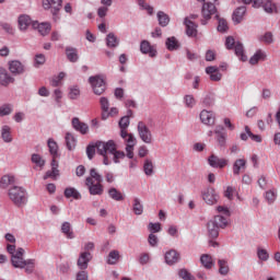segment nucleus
I'll return each mask as SVG.
<instances>
[{"label": "nucleus", "mask_w": 280, "mask_h": 280, "mask_svg": "<svg viewBox=\"0 0 280 280\" xmlns=\"http://www.w3.org/2000/svg\"><path fill=\"white\" fill-rule=\"evenodd\" d=\"M148 229H149L150 233L153 235H154V233H161V231H162L161 223L150 222L148 225Z\"/></svg>", "instance_id": "052dcab7"}, {"label": "nucleus", "mask_w": 280, "mask_h": 280, "mask_svg": "<svg viewBox=\"0 0 280 280\" xmlns=\"http://www.w3.org/2000/svg\"><path fill=\"white\" fill-rule=\"evenodd\" d=\"M1 137L4 143H12V128L8 125L2 126Z\"/></svg>", "instance_id": "bb28decb"}, {"label": "nucleus", "mask_w": 280, "mask_h": 280, "mask_svg": "<svg viewBox=\"0 0 280 280\" xmlns=\"http://www.w3.org/2000/svg\"><path fill=\"white\" fill-rule=\"evenodd\" d=\"M132 211L135 215H143V203L139 197L133 198Z\"/></svg>", "instance_id": "c756f323"}, {"label": "nucleus", "mask_w": 280, "mask_h": 280, "mask_svg": "<svg viewBox=\"0 0 280 280\" xmlns=\"http://www.w3.org/2000/svg\"><path fill=\"white\" fill-rule=\"evenodd\" d=\"M259 40L266 45H272V43H275V37L271 32H267L259 37Z\"/></svg>", "instance_id": "864d4df0"}, {"label": "nucleus", "mask_w": 280, "mask_h": 280, "mask_svg": "<svg viewBox=\"0 0 280 280\" xmlns=\"http://www.w3.org/2000/svg\"><path fill=\"white\" fill-rule=\"evenodd\" d=\"M65 139L68 150H73L75 148L77 142L75 137H73V133L67 132Z\"/></svg>", "instance_id": "37998d69"}, {"label": "nucleus", "mask_w": 280, "mask_h": 280, "mask_svg": "<svg viewBox=\"0 0 280 280\" xmlns=\"http://www.w3.org/2000/svg\"><path fill=\"white\" fill-rule=\"evenodd\" d=\"M143 170L147 176H152V174H154V164L151 162V160L144 161Z\"/></svg>", "instance_id": "603ef678"}, {"label": "nucleus", "mask_w": 280, "mask_h": 280, "mask_svg": "<svg viewBox=\"0 0 280 280\" xmlns=\"http://www.w3.org/2000/svg\"><path fill=\"white\" fill-rule=\"evenodd\" d=\"M235 45H237V42H235V38H233V36L226 37L225 39L226 49H234Z\"/></svg>", "instance_id": "774afa93"}, {"label": "nucleus", "mask_w": 280, "mask_h": 280, "mask_svg": "<svg viewBox=\"0 0 280 280\" xmlns=\"http://www.w3.org/2000/svg\"><path fill=\"white\" fill-rule=\"evenodd\" d=\"M223 196L224 198H228V200H233V196H235V187L228 186L223 192Z\"/></svg>", "instance_id": "680f3d73"}, {"label": "nucleus", "mask_w": 280, "mask_h": 280, "mask_svg": "<svg viewBox=\"0 0 280 280\" xmlns=\"http://www.w3.org/2000/svg\"><path fill=\"white\" fill-rule=\"evenodd\" d=\"M31 161L36 167H39L40 170L45 167L46 161L38 153H33L31 156Z\"/></svg>", "instance_id": "72a5a7b5"}, {"label": "nucleus", "mask_w": 280, "mask_h": 280, "mask_svg": "<svg viewBox=\"0 0 280 280\" xmlns=\"http://www.w3.org/2000/svg\"><path fill=\"white\" fill-rule=\"evenodd\" d=\"M207 229H208V235L212 240H215L220 235V228L213 221L210 220L208 222Z\"/></svg>", "instance_id": "aec40b11"}, {"label": "nucleus", "mask_w": 280, "mask_h": 280, "mask_svg": "<svg viewBox=\"0 0 280 280\" xmlns=\"http://www.w3.org/2000/svg\"><path fill=\"white\" fill-rule=\"evenodd\" d=\"M85 185L89 188L91 196H102L104 194V186L102 183H93V178L86 177Z\"/></svg>", "instance_id": "9d476101"}, {"label": "nucleus", "mask_w": 280, "mask_h": 280, "mask_svg": "<svg viewBox=\"0 0 280 280\" xmlns=\"http://www.w3.org/2000/svg\"><path fill=\"white\" fill-rule=\"evenodd\" d=\"M46 58H45V55L43 54H37L35 56V67H40L43 66L45 62H46Z\"/></svg>", "instance_id": "338daca9"}, {"label": "nucleus", "mask_w": 280, "mask_h": 280, "mask_svg": "<svg viewBox=\"0 0 280 280\" xmlns=\"http://www.w3.org/2000/svg\"><path fill=\"white\" fill-rule=\"evenodd\" d=\"M72 128H74L77 132H80L81 135L89 133V125H86V122L80 121V118L78 117L72 118Z\"/></svg>", "instance_id": "a211bd4d"}, {"label": "nucleus", "mask_w": 280, "mask_h": 280, "mask_svg": "<svg viewBox=\"0 0 280 280\" xmlns=\"http://www.w3.org/2000/svg\"><path fill=\"white\" fill-rule=\"evenodd\" d=\"M121 139H124L126 143L127 156L129 159H135V145H137V138H135L132 133H128V131H126V135L121 137Z\"/></svg>", "instance_id": "423d86ee"}, {"label": "nucleus", "mask_w": 280, "mask_h": 280, "mask_svg": "<svg viewBox=\"0 0 280 280\" xmlns=\"http://www.w3.org/2000/svg\"><path fill=\"white\" fill-rule=\"evenodd\" d=\"M47 145L49 149V153L51 154L52 159L58 158V142L54 140V138H49L47 141Z\"/></svg>", "instance_id": "7c9ffc66"}, {"label": "nucleus", "mask_w": 280, "mask_h": 280, "mask_svg": "<svg viewBox=\"0 0 280 280\" xmlns=\"http://www.w3.org/2000/svg\"><path fill=\"white\" fill-rule=\"evenodd\" d=\"M245 132H247V135L252 139V141H255L256 143H261V136L254 135L253 131H250L249 126H245Z\"/></svg>", "instance_id": "13d9d810"}, {"label": "nucleus", "mask_w": 280, "mask_h": 280, "mask_svg": "<svg viewBox=\"0 0 280 280\" xmlns=\"http://www.w3.org/2000/svg\"><path fill=\"white\" fill-rule=\"evenodd\" d=\"M202 200L206 201V203L213 206L218 205V200H220V195L215 191V188L208 187L201 192Z\"/></svg>", "instance_id": "0eeeda50"}, {"label": "nucleus", "mask_w": 280, "mask_h": 280, "mask_svg": "<svg viewBox=\"0 0 280 280\" xmlns=\"http://www.w3.org/2000/svg\"><path fill=\"white\" fill-rule=\"evenodd\" d=\"M200 119L206 126H213V124H215V114L213 112L203 109L200 113Z\"/></svg>", "instance_id": "dca6fc26"}, {"label": "nucleus", "mask_w": 280, "mask_h": 280, "mask_svg": "<svg viewBox=\"0 0 280 280\" xmlns=\"http://www.w3.org/2000/svg\"><path fill=\"white\" fill-rule=\"evenodd\" d=\"M12 110H14V106H12V104H4L0 106V117L12 115Z\"/></svg>", "instance_id": "49530a36"}, {"label": "nucleus", "mask_w": 280, "mask_h": 280, "mask_svg": "<svg viewBox=\"0 0 280 280\" xmlns=\"http://www.w3.org/2000/svg\"><path fill=\"white\" fill-rule=\"evenodd\" d=\"M9 71L13 75H21V74L25 73V65H23L19 60L9 61Z\"/></svg>", "instance_id": "f8f14e48"}, {"label": "nucleus", "mask_w": 280, "mask_h": 280, "mask_svg": "<svg viewBox=\"0 0 280 280\" xmlns=\"http://www.w3.org/2000/svg\"><path fill=\"white\" fill-rule=\"evenodd\" d=\"M259 60H266V52L257 50L249 59V65H257Z\"/></svg>", "instance_id": "ea45409f"}, {"label": "nucleus", "mask_w": 280, "mask_h": 280, "mask_svg": "<svg viewBox=\"0 0 280 280\" xmlns=\"http://www.w3.org/2000/svg\"><path fill=\"white\" fill-rule=\"evenodd\" d=\"M66 55L70 62H78L79 56H78V49L68 47L66 48Z\"/></svg>", "instance_id": "4c0bfd02"}, {"label": "nucleus", "mask_w": 280, "mask_h": 280, "mask_svg": "<svg viewBox=\"0 0 280 280\" xmlns=\"http://www.w3.org/2000/svg\"><path fill=\"white\" fill-rule=\"evenodd\" d=\"M178 277L183 280H196L194 276L187 270V269H179L178 270Z\"/></svg>", "instance_id": "4d7b16f0"}, {"label": "nucleus", "mask_w": 280, "mask_h": 280, "mask_svg": "<svg viewBox=\"0 0 280 280\" xmlns=\"http://www.w3.org/2000/svg\"><path fill=\"white\" fill-rule=\"evenodd\" d=\"M7 252L11 255V264L13 268H20L21 270H25L26 275H32L36 268V259H24L25 249L19 247L16 249V245L8 244Z\"/></svg>", "instance_id": "f257e3e1"}, {"label": "nucleus", "mask_w": 280, "mask_h": 280, "mask_svg": "<svg viewBox=\"0 0 280 280\" xmlns=\"http://www.w3.org/2000/svg\"><path fill=\"white\" fill-rule=\"evenodd\" d=\"M208 164L210 165V167L222 170V168L226 167V165H229V160H226L224 158H219L215 154H211L208 158Z\"/></svg>", "instance_id": "9b49d317"}, {"label": "nucleus", "mask_w": 280, "mask_h": 280, "mask_svg": "<svg viewBox=\"0 0 280 280\" xmlns=\"http://www.w3.org/2000/svg\"><path fill=\"white\" fill-rule=\"evenodd\" d=\"M12 82H14V78L8 73V70L0 69V84L2 86H8V84H12Z\"/></svg>", "instance_id": "4be33fe9"}, {"label": "nucleus", "mask_w": 280, "mask_h": 280, "mask_svg": "<svg viewBox=\"0 0 280 280\" xmlns=\"http://www.w3.org/2000/svg\"><path fill=\"white\" fill-rule=\"evenodd\" d=\"M140 51L141 54L149 55L150 58H156V49L152 47L150 42L148 40H142L140 44Z\"/></svg>", "instance_id": "6ab92c4d"}, {"label": "nucleus", "mask_w": 280, "mask_h": 280, "mask_svg": "<svg viewBox=\"0 0 280 280\" xmlns=\"http://www.w3.org/2000/svg\"><path fill=\"white\" fill-rule=\"evenodd\" d=\"M166 49H168V51H174L178 48V40H176V37H168L166 39Z\"/></svg>", "instance_id": "c03bdc74"}, {"label": "nucleus", "mask_w": 280, "mask_h": 280, "mask_svg": "<svg viewBox=\"0 0 280 280\" xmlns=\"http://www.w3.org/2000/svg\"><path fill=\"white\" fill-rule=\"evenodd\" d=\"M158 21H159V25H161V27H167V25H170V15H167L163 11H159L158 12Z\"/></svg>", "instance_id": "58836bf2"}, {"label": "nucleus", "mask_w": 280, "mask_h": 280, "mask_svg": "<svg viewBox=\"0 0 280 280\" xmlns=\"http://www.w3.org/2000/svg\"><path fill=\"white\" fill-rule=\"evenodd\" d=\"M210 221L213 222L219 229H226V226H229V220H226V218L222 214L215 215Z\"/></svg>", "instance_id": "c85d7f7f"}, {"label": "nucleus", "mask_w": 280, "mask_h": 280, "mask_svg": "<svg viewBox=\"0 0 280 280\" xmlns=\"http://www.w3.org/2000/svg\"><path fill=\"white\" fill-rule=\"evenodd\" d=\"M89 83L92 86L94 95H104L106 92V81H104V78L100 75L90 77Z\"/></svg>", "instance_id": "20e7f679"}, {"label": "nucleus", "mask_w": 280, "mask_h": 280, "mask_svg": "<svg viewBox=\"0 0 280 280\" xmlns=\"http://www.w3.org/2000/svg\"><path fill=\"white\" fill-rule=\"evenodd\" d=\"M61 233H65L68 240H73L75 236L73 235V231H71V223L63 222L61 225Z\"/></svg>", "instance_id": "a19ab883"}, {"label": "nucleus", "mask_w": 280, "mask_h": 280, "mask_svg": "<svg viewBox=\"0 0 280 280\" xmlns=\"http://www.w3.org/2000/svg\"><path fill=\"white\" fill-rule=\"evenodd\" d=\"M117 261H119V250H112L108 254L107 264H109V266H115Z\"/></svg>", "instance_id": "a18cd8bd"}, {"label": "nucleus", "mask_w": 280, "mask_h": 280, "mask_svg": "<svg viewBox=\"0 0 280 280\" xmlns=\"http://www.w3.org/2000/svg\"><path fill=\"white\" fill-rule=\"evenodd\" d=\"M139 264H140V266H145L147 264H150V254L142 253L139 256Z\"/></svg>", "instance_id": "0e129e2a"}, {"label": "nucleus", "mask_w": 280, "mask_h": 280, "mask_svg": "<svg viewBox=\"0 0 280 280\" xmlns=\"http://www.w3.org/2000/svg\"><path fill=\"white\" fill-rule=\"evenodd\" d=\"M148 242L150 246L155 248V246H159V236L156 234H149Z\"/></svg>", "instance_id": "69168bd1"}, {"label": "nucleus", "mask_w": 280, "mask_h": 280, "mask_svg": "<svg viewBox=\"0 0 280 280\" xmlns=\"http://www.w3.org/2000/svg\"><path fill=\"white\" fill-rule=\"evenodd\" d=\"M203 105L211 107L215 105V95L213 94H208L202 101Z\"/></svg>", "instance_id": "bf43d9fd"}, {"label": "nucleus", "mask_w": 280, "mask_h": 280, "mask_svg": "<svg viewBox=\"0 0 280 280\" xmlns=\"http://www.w3.org/2000/svg\"><path fill=\"white\" fill-rule=\"evenodd\" d=\"M215 18L218 19L219 21V24H218V32H228L229 31V23L226 22V20L224 19H220V16L215 15Z\"/></svg>", "instance_id": "5fc2aeb1"}, {"label": "nucleus", "mask_w": 280, "mask_h": 280, "mask_svg": "<svg viewBox=\"0 0 280 280\" xmlns=\"http://www.w3.org/2000/svg\"><path fill=\"white\" fill-rule=\"evenodd\" d=\"M69 100H78L80 97V88L78 85H72L68 93Z\"/></svg>", "instance_id": "8fccbe9b"}, {"label": "nucleus", "mask_w": 280, "mask_h": 280, "mask_svg": "<svg viewBox=\"0 0 280 280\" xmlns=\"http://www.w3.org/2000/svg\"><path fill=\"white\" fill-rule=\"evenodd\" d=\"M253 8H264L267 14L277 12V3H275L272 0H254Z\"/></svg>", "instance_id": "6e6552de"}, {"label": "nucleus", "mask_w": 280, "mask_h": 280, "mask_svg": "<svg viewBox=\"0 0 280 280\" xmlns=\"http://www.w3.org/2000/svg\"><path fill=\"white\" fill-rule=\"evenodd\" d=\"M34 30H37L40 36H47L51 32V24L49 22H34L33 23Z\"/></svg>", "instance_id": "f3484780"}, {"label": "nucleus", "mask_w": 280, "mask_h": 280, "mask_svg": "<svg viewBox=\"0 0 280 280\" xmlns=\"http://www.w3.org/2000/svg\"><path fill=\"white\" fill-rule=\"evenodd\" d=\"M96 150L98 154H113L114 163H119L121 159H126V153L124 151H117V143L115 140H108L107 142L97 141L96 142Z\"/></svg>", "instance_id": "f03ea898"}, {"label": "nucleus", "mask_w": 280, "mask_h": 280, "mask_svg": "<svg viewBox=\"0 0 280 280\" xmlns=\"http://www.w3.org/2000/svg\"><path fill=\"white\" fill-rule=\"evenodd\" d=\"M106 45L110 49H115V47H119V38H117L114 33H109L106 37Z\"/></svg>", "instance_id": "f704fd0d"}, {"label": "nucleus", "mask_w": 280, "mask_h": 280, "mask_svg": "<svg viewBox=\"0 0 280 280\" xmlns=\"http://www.w3.org/2000/svg\"><path fill=\"white\" fill-rule=\"evenodd\" d=\"M217 9L215 4L211 2H203L202 9H201V14L203 19L201 20V25H207V21L211 20V16L215 14Z\"/></svg>", "instance_id": "1a4fd4ad"}, {"label": "nucleus", "mask_w": 280, "mask_h": 280, "mask_svg": "<svg viewBox=\"0 0 280 280\" xmlns=\"http://www.w3.org/2000/svg\"><path fill=\"white\" fill-rule=\"evenodd\" d=\"M257 257L260 261H268V259H270V254L267 249H264L262 247H257Z\"/></svg>", "instance_id": "de8ad7c7"}, {"label": "nucleus", "mask_w": 280, "mask_h": 280, "mask_svg": "<svg viewBox=\"0 0 280 280\" xmlns=\"http://www.w3.org/2000/svg\"><path fill=\"white\" fill-rule=\"evenodd\" d=\"M138 135L143 143H154V136L152 130L143 121H139L137 126Z\"/></svg>", "instance_id": "39448f33"}, {"label": "nucleus", "mask_w": 280, "mask_h": 280, "mask_svg": "<svg viewBox=\"0 0 280 280\" xmlns=\"http://www.w3.org/2000/svg\"><path fill=\"white\" fill-rule=\"evenodd\" d=\"M101 104V110H104L105 113H108L110 110V101L106 96H102L100 98Z\"/></svg>", "instance_id": "6e6d98bb"}, {"label": "nucleus", "mask_w": 280, "mask_h": 280, "mask_svg": "<svg viewBox=\"0 0 280 280\" xmlns=\"http://www.w3.org/2000/svg\"><path fill=\"white\" fill-rule=\"evenodd\" d=\"M186 25V34L187 36H197L198 34V25H196L191 20H185Z\"/></svg>", "instance_id": "b1692460"}, {"label": "nucleus", "mask_w": 280, "mask_h": 280, "mask_svg": "<svg viewBox=\"0 0 280 280\" xmlns=\"http://www.w3.org/2000/svg\"><path fill=\"white\" fill-rule=\"evenodd\" d=\"M50 5L51 13L56 16L60 12V8H62V0H50Z\"/></svg>", "instance_id": "09e8293b"}, {"label": "nucleus", "mask_w": 280, "mask_h": 280, "mask_svg": "<svg viewBox=\"0 0 280 280\" xmlns=\"http://www.w3.org/2000/svg\"><path fill=\"white\" fill-rule=\"evenodd\" d=\"M93 259V256L89 252H82L77 261V266L80 270H86L89 268V261Z\"/></svg>", "instance_id": "ddd939ff"}, {"label": "nucleus", "mask_w": 280, "mask_h": 280, "mask_svg": "<svg viewBox=\"0 0 280 280\" xmlns=\"http://www.w3.org/2000/svg\"><path fill=\"white\" fill-rule=\"evenodd\" d=\"M8 196L15 207H25L27 205V190L21 186L11 187Z\"/></svg>", "instance_id": "7ed1b4c3"}, {"label": "nucleus", "mask_w": 280, "mask_h": 280, "mask_svg": "<svg viewBox=\"0 0 280 280\" xmlns=\"http://www.w3.org/2000/svg\"><path fill=\"white\" fill-rule=\"evenodd\" d=\"M90 178H94L96 183H102L104 180V178L100 175V173H97V170L95 168L90 170Z\"/></svg>", "instance_id": "e2e57ef3"}, {"label": "nucleus", "mask_w": 280, "mask_h": 280, "mask_svg": "<svg viewBox=\"0 0 280 280\" xmlns=\"http://www.w3.org/2000/svg\"><path fill=\"white\" fill-rule=\"evenodd\" d=\"M242 170H246V160L245 159H238L233 164V174L235 176H240V174H242Z\"/></svg>", "instance_id": "a878e982"}, {"label": "nucleus", "mask_w": 280, "mask_h": 280, "mask_svg": "<svg viewBox=\"0 0 280 280\" xmlns=\"http://www.w3.org/2000/svg\"><path fill=\"white\" fill-rule=\"evenodd\" d=\"M120 128V137H126V132H128V127L130 126V117L122 116L118 122Z\"/></svg>", "instance_id": "5701e85b"}, {"label": "nucleus", "mask_w": 280, "mask_h": 280, "mask_svg": "<svg viewBox=\"0 0 280 280\" xmlns=\"http://www.w3.org/2000/svg\"><path fill=\"white\" fill-rule=\"evenodd\" d=\"M19 25L21 32H25V30H27V27L32 25V19L30 18V15H21L19 18Z\"/></svg>", "instance_id": "2f4dec72"}, {"label": "nucleus", "mask_w": 280, "mask_h": 280, "mask_svg": "<svg viewBox=\"0 0 280 280\" xmlns=\"http://www.w3.org/2000/svg\"><path fill=\"white\" fill-rule=\"evenodd\" d=\"M206 73L209 75L211 82H220V80H222V74L220 73V68H218V66L207 67Z\"/></svg>", "instance_id": "2eb2a0df"}, {"label": "nucleus", "mask_w": 280, "mask_h": 280, "mask_svg": "<svg viewBox=\"0 0 280 280\" xmlns=\"http://www.w3.org/2000/svg\"><path fill=\"white\" fill-rule=\"evenodd\" d=\"M218 266H219V275L226 277V275H229V272H231V268L229 267V260L219 259Z\"/></svg>", "instance_id": "cd10ccee"}, {"label": "nucleus", "mask_w": 280, "mask_h": 280, "mask_svg": "<svg viewBox=\"0 0 280 280\" xmlns=\"http://www.w3.org/2000/svg\"><path fill=\"white\" fill-rule=\"evenodd\" d=\"M246 14V7H238L232 15L234 23L240 24L241 21H244V15Z\"/></svg>", "instance_id": "393cba45"}, {"label": "nucleus", "mask_w": 280, "mask_h": 280, "mask_svg": "<svg viewBox=\"0 0 280 280\" xmlns=\"http://www.w3.org/2000/svg\"><path fill=\"white\" fill-rule=\"evenodd\" d=\"M184 104L186 108H194V106H196V97H194L191 94L185 95Z\"/></svg>", "instance_id": "3c124183"}, {"label": "nucleus", "mask_w": 280, "mask_h": 280, "mask_svg": "<svg viewBox=\"0 0 280 280\" xmlns=\"http://www.w3.org/2000/svg\"><path fill=\"white\" fill-rule=\"evenodd\" d=\"M200 264L206 268V270H211L213 266H215V262H213V257L209 254H202L200 257Z\"/></svg>", "instance_id": "412c9836"}, {"label": "nucleus", "mask_w": 280, "mask_h": 280, "mask_svg": "<svg viewBox=\"0 0 280 280\" xmlns=\"http://www.w3.org/2000/svg\"><path fill=\"white\" fill-rule=\"evenodd\" d=\"M10 185H14V176L12 175H3L0 179V187L2 189H8Z\"/></svg>", "instance_id": "c9c22d12"}, {"label": "nucleus", "mask_w": 280, "mask_h": 280, "mask_svg": "<svg viewBox=\"0 0 280 280\" xmlns=\"http://www.w3.org/2000/svg\"><path fill=\"white\" fill-rule=\"evenodd\" d=\"M164 259L167 266H174L175 264H178V261H180V254L175 249H171L165 253Z\"/></svg>", "instance_id": "4468645a"}, {"label": "nucleus", "mask_w": 280, "mask_h": 280, "mask_svg": "<svg viewBox=\"0 0 280 280\" xmlns=\"http://www.w3.org/2000/svg\"><path fill=\"white\" fill-rule=\"evenodd\" d=\"M234 51L237 56V58H240V60H242L243 62H246V55H244V45H242V43L237 42L235 47H234Z\"/></svg>", "instance_id": "79ce46f5"}, {"label": "nucleus", "mask_w": 280, "mask_h": 280, "mask_svg": "<svg viewBox=\"0 0 280 280\" xmlns=\"http://www.w3.org/2000/svg\"><path fill=\"white\" fill-rule=\"evenodd\" d=\"M108 196L109 198H112V200H115L116 202H121V200H124V194L117 190V188H109Z\"/></svg>", "instance_id": "e433bc0d"}, {"label": "nucleus", "mask_w": 280, "mask_h": 280, "mask_svg": "<svg viewBox=\"0 0 280 280\" xmlns=\"http://www.w3.org/2000/svg\"><path fill=\"white\" fill-rule=\"evenodd\" d=\"M65 196L67 198H74V200H81L82 195L74 187H68L65 189Z\"/></svg>", "instance_id": "473e14b6"}]
</instances>
